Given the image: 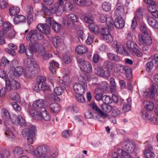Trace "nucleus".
Masks as SVG:
<instances>
[{"mask_svg":"<svg viewBox=\"0 0 158 158\" xmlns=\"http://www.w3.org/2000/svg\"><path fill=\"white\" fill-rule=\"evenodd\" d=\"M23 69L21 66H18L15 68L14 73L18 76H21L23 74Z\"/></svg>","mask_w":158,"mask_h":158,"instance_id":"40","label":"nucleus"},{"mask_svg":"<svg viewBox=\"0 0 158 158\" xmlns=\"http://www.w3.org/2000/svg\"><path fill=\"white\" fill-rule=\"evenodd\" d=\"M103 69L101 67H97L95 68L94 71L96 74L102 77Z\"/></svg>","mask_w":158,"mask_h":158,"instance_id":"58","label":"nucleus"},{"mask_svg":"<svg viewBox=\"0 0 158 158\" xmlns=\"http://www.w3.org/2000/svg\"><path fill=\"white\" fill-rule=\"evenodd\" d=\"M103 103L108 104L112 102V98L110 96L107 95L103 96Z\"/></svg>","mask_w":158,"mask_h":158,"instance_id":"52","label":"nucleus"},{"mask_svg":"<svg viewBox=\"0 0 158 158\" xmlns=\"http://www.w3.org/2000/svg\"><path fill=\"white\" fill-rule=\"evenodd\" d=\"M121 151V158H133L130 155L128 154L127 152L123 151L122 149H120L119 151Z\"/></svg>","mask_w":158,"mask_h":158,"instance_id":"55","label":"nucleus"},{"mask_svg":"<svg viewBox=\"0 0 158 158\" xmlns=\"http://www.w3.org/2000/svg\"><path fill=\"white\" fill-rule=\"evenodd\" d=\"M26 11L27 13V19L28 23H30L33 20V8L31 6L28 7L26 9Z\"/></svg>","mask_w":158,"mask_h":158,"instance_id":"16","label":"nucleus"},{"mask_svg":"<svg viewBox=\"0 0 158 158\" xmlns=\"http://www.w3.org/2000/svg\"><path fill=\"white\" fill-rule=\"evenodd\" d=\"M46 23L48 24L50 27L52 25H53V23H55L56 22L53 19V18L51 17H48L46 19Z\"/></svg>","mask_w":158,"mask_h":158,"instance_id":"57","label":"nucleus"},{"mask_svg":"<svg viewBox=\"0 0 158 158\" xmlns=\"http://www.w3.org/2000/svg\"><path fill=\"white\" fill-rule=\"evenodd\" d=\"M5 134L10 140H13L15 138V136L13 132L9 128H6L5 132Z\"/></svg>","mask_w":158,"mask_h":158,"instance_id":"34","label":"nucleus"},{"mask_svg":"<svg viewBox=\"0 0 158 158\" xmlns=\"http://www.w3.org/2000/svg\"><path fill=\"white\" fill-rule=\"evenodd\" d=\"M39 147L43 155L47 153L49 151V148L47 145H42L39 146Z\"/></svg>","mask_w":158,"mask_h":158,"instance_id":"41","label":"nucleus"},{"mask_svg":"<svg viewBox=\"0 0 158 158\" xmlns=\"http://www.w3.org/2000/svg\"><path fill=\"white\" fill-rule=\"evenodd\" d=\"M142 118L144 120L147 121L149 120V119L151 117L150 112L149 111H148L146 110H142Z\"/></svg>","mask_w":158,"mask_h":158,"instance_id":"35","label":"nucleus"},{"mask_svg":"<svg viewBox=\"0 0 158 158\" xmlns=\"http://www.w3.org/2000/svg\"><path fill=\"white\" fill-rule=\"evenodd\" d=\"M51 11L55 13L58 12L62 13L64 11L63 6L59 5L58 2H55L53 6L50 7Z\"/></svg>","mask_w":158,"mask_h":158,"instance_id":"10","label":"nucleus"},{"mask_svg":"<svg viewBox=\"0 0 158 158\" xmlns=\"http://www.w3.org/2000/svg\"><path fill=\"white\" fill-rule=\"evenodd\" d=\"M82 68L85 72L86 73H90L92 71V66L89 62H87L85 63L82 67Z\"/></svg>","mask_w":158,"mask_h":158,"instance_id":"28","label":"nucleus"},{"mask_svg":"<svg viewBox=\"0 0 158 158\" xmlns=\"http://www.w3.org/2000/svg\"><path fill=\"white\" fill-rule=\"evenodd\" d=\"M88 51V48L84 45H78L76 47L75 49L76 52L77 54H84L87 52Z\"/></svg>","mask_w":158,"mask_h":158,"instance_id":"15","label":"nucleus"},{"mask_svg":"<svg viewBox=\"0 0 158 158\" xmlns=\"http://www.w3.org/2000/svg\"><path fill=\"white\" fill-rule=\"evenodd\" d=\"M131 99L129 98L127 100L126 102L124 104L123 106V110L125 112H127L131 110Z\"/></svg>","mask_w":158,"mask_h":158,"instance_id":"18","label":"nucleus"},{"mask_svg":"<svg viewBox=\"0 0 158 158\" xmlns=\"http://www.w3.org/2000/svg\"><path fill=\"white\" fill-rule=\"evenodd\" d=\"M58 67L59 64L54 61H52L49 63V69L52 73L55 74L56 73V69Z\"/></svg>","mask_w":158,"mask_h":158,"instance_id":"20","label":"nucleus"},{"mask_svg":"<svg viewBox=\"0 0 158 158\" xmlns=\"http://www.w3.org/2000/svg\"><path fill=\"white\" fill-rule=\"evenodd\" d=\"M154 66L157 67V65L155 63L153 60L151 61L148 62L146 64V69L147 71L150 72Z\"/></svg>","mask_w":158,"mask_h":158,"instance_id":"43","label":"nucleus"},{"mask_svg":"<svg viewBox=\"0 0 158 158\" xmlns=\"http://www.w3.org/2000/svg\"><path fill=\"white\" fill-rule=\"evenodd\" d=\"M103 39L107 43H111L113 40V37L110 34L102 36Z\"/></svg>","mask_w":158,"mask_h":158,"instance_id":"47","label":"nucleus"},{"mask_svg":"<svg viewBox=\"0 0 158 158\" xmlns=\"http://www.w3.org/2000/svg\"><path fill=\"white\" fill-rule=\"evenodd\" d=\"M144 156L146 158H154V153L149 149L146 150L144 152Z\"/></svg>","mask_w":158,"mask_h":158,"instance_id":"36","label":"nucleus"},{"mask_svg":"<svg viewBox=\"0 0 158 158\" xmlns=\"http://www.w3.org/2000/svg\"><path fill=\"white\" fill-rule=\"evenodd\" d=\"M30 40L29 47V48L32 50L33 52H35L37 50V46H38V44L36 41H33L31 40Z\"/></svg>","mask_w":158,"mask_h":158,"instance_id":"32","label":"nucleus"},{"mask_svg":"<svg viewBox=\"0 0 158 158\" xmlns=\"http://www.w3.org/2000/svg\"><path fill=\"white\" fill-rule=\"evenodd\" d=\"M40 111L41 112V115L42 119H44L46 121L49 120L51 118V117L49 114L48 112L44 107H42L40 110Z\"/></svg>","mask_w":158,"mask_h":158,"instance_id":"17","label":"nucleus"},{"mask_svg":"<svg viewBox=\"0 0 158 158\" xmlns=\"http://www.w3.org/2000/svg\"><path fill=\"white\" fill-rule=\"evenodd\" d=\"M138 40L140 45L145 44L147 45H150L152 43V39L149 34L144 35L139 34Z\"/></svg>","mask_w":158,"mask_h":158,"instance_id":"6","label":"nucleus"},{"mask_svg":"<svg viewBox=\"0 0 158 158\" xmlns=\"http://www.w3.org/2000/svg\"><path fill=\"white\" fill-rule=\"evenodd\" d=\"M13 153L15 156H19L23 153V150L21 147L17 146L13 150Z\"/></svg>","mask_w":158,"mask_h":158,"instance_id":"31","label":"nucleus"},{"mask_svg":"<svg viewBox=\"0 0 158 158\" xmlns=\"http://www.w3.org/2000/svg\"><path fill=\"white\" fill-rule=\"evenodd\" d=\"M102 7L103 10L106 12L108 11L111 9V4L109 2L105 1L103 3Z\"/></svg>","mask_w":158,"mask_h":158,"instance_id":"38","label":"nucleus"},{"mask_svg":"<svg viewBox=\"0 0 158 158\" xmlns=\"http://www.w3.org/2000/svg\"><path fill=\"white\" fill-rule=\"evenodd\" d=\"M36 131V127L34 126H31L29 129L27 140L28 143H32L35 139V133Z\"/></svg>","mask_w":158,"mask_h":158,"instance_id":"8","label":"nucleus"},{"mask_svg":"<svg viewBox=\"0 0 158 158\" xmlns=\"http://www.w3.org/2000/svg\"><path fill=\"white\" fill-rule=\"evenodd\" d=\"M89 28L90 30L95 34L98 33L99 32V28L98 26L94 25V23L88 25Z\"/></svg>","mask_w":158,"mask_h":158,"instance_id":"33","label":"nucleus"},{"mask_svg":"<svg viewBox=\"0 0 158 158\" xmlns=\"http://www.w3.org/2000/svg\"><path fill=\"white\" fill-rule=\"evenodd\" d=\"M35 68H27L24 74L28 78H30L33 75H35L38 73V69L35 70Z\"/></svg>","mask_w":158,"mask_h":158,"instance_id":"11","label":"nucleus"},{"mask_svg":"<svg viewBox=\"0 0 158 158\" xmlns=\"http://www.w3.org/2000/svg\"><path fill=\"white\" fill-rule=\"evenodd\" d=\"M24 65L27 68H35V70L38 69L39 67L36 61L33 58L25 59L24 61Z\"/></svg>","mask_w":158,"mask_h":158,"instance_id":"7","label":"nucleus"},{"mask_svg":"<svg viewBox=\"0 0 158 158\" xmlns=\"http://www.w3.org/2000/svg\"><path fill=\"white\" fill-rule=\"evenodd\" d=\"M53 29L56 32H58L60 31L61 28L60 25L56 22L53 23L52 26Z\"/></svg>","mask_w":158,"mask_h":158,"instance_id":"56","label":"nucleus"},{"mask_svg":"<svg viewBox=\"0 0 158 158\" xmlns=\"http://www.w3.org/2000/svg\"><path fill=\"white\" fill-rule=\"evenodd\" d=\"M148 10L151 13L155 11L158 9V4L156 2L155 4L149 5L147 7Z\"/></svg>","mask_w":158,"mask_h":158,"instance_id":"44","label":"nucleus"},{"mask_svg":"<svg viewBox=\"0 0 158 158\" xmlns=\"http://www.w3.org/2000/svg\"><path fill=\"white\" fill-rule=\"evenodd\" d=\"M55 93L57 95H61L63 92V89L60 87H56L54 89Z\"/></svg>","mask_w":158,"mask_h":158,"instance_id":"60","label":"nucleus"},{"mask_svg":"<svg viewBox=\"0 0 158 158\" xmlns=\"http://www.w3.org/2000/svg\"><path fill=\"white\" fill-rule=\"evenodd\" d=\"M36 28L39 31L46 35H48L50 33V27L47 24H38Z\"/></svg>","mask_w":158,"mask_h":158,"instance_id":"9","label":"nucleus"},{"mask_svg":"<svg viewBox=\"0 0 158 158\" xmlns=\"http://www.w3.org/2000/svg\"><path fill=\"white\" fill-rule=\"evenodd\" d=\"M6 83L7 91H10L12 89H18L20 86L19 83L15 80H10L6 79Z\"/></svg>","mask_w":158,"mask_h":158,"instance_id":"5","label":"nucleus"},{"mask_svg":"<svg viewBox=\"0 0 158 158\" xmlns=\"http://www.w3.org/2000/svg\"><path fill=\"white\" fill-rule=\"evenodd\" d=\"M16 119L17 123L21 127H25L26 125V122L21 115H18Z\"/></svg>","mask_w":158,"mask_h":158,"instance_id":"30","label":"nucleus"},{"mask_svg":"<svg viewBox=\"0 0 158 158\" xmlns=\"http://www.w3.org/2000/svg\"><path fill=\"white\" fill-rule=\"evenodd\" d=\"M44 104V100L43 99H40L34 102L32 104V106L35 108H40L39 110L40 111L41 108L44 107L43 106Z\"/></svg>","mask_w":158,"mask_h":158,"instance_id":"21","label":"nucleus"},{"mask_svg":"<svg viewBox=\"0 0 158 158\" xmlns=\"http://www.w3.org/2000/svg\"><path fill=\"white\" fill-rule=\"evenodd\" d=\"M62 40L60 37L56 36L53 40V43L56 47H57L61 45Z\"/></svg>","mask_w":158,"mask_h":158,"instance_id":"42","label":"nucleus"},{"mask_svg":"<svg viewBox=\"0 0 158 158\" xmlns=\"http://www.w3.org/2000/svg\"><path fill=\"white\" fill-rule=\"evenodd\" d=\"M65 18L71 19L73 21L77 22L78 20V18L76 15L74 13H71L69 15Z\"/></svg>","mask_w":158,"mask_h":158,"instance_id":"54","label":"nucleus"},{"mask_svg":"<svg viewBox=\"0 0 158 158\" xmlns=\"http://www.w3.org/2000/svg\"><path fill=\"white\" fill-rule=\"evenodd\" d=\"M104 20L106 21L107 26L110 29L112 30L114 27V21L112 17L109 16L107 18H105Z\"/></svg>","mask_w":158,"mask_h":158,"instance_id":"27","label":"nucleus"},{"mask_svg":"<svg viewBox=\"0 0 158 158\" xmlns=\"http://www.w3.org/2000/svg\"><path fill=\"white\" fill-rule=\"evenodd\" d=\"M151 93L152 94H153V96L154 95L155 93L158 95V85H152L151 87Z\"/></svg>","mask_w":158,"mask_h":158,"instance_id":"61","label":"nucleus"},{"mask_svg":"<svg viewBox=\"0 0 158 158\" xmlns=\"http://www.w3.org/2000/svg\"><path fill=\"white\" fill-rule=\"evenodd\" d=\"M147 20L148 24L151 27L158 29V22L155 19L152 17H148Z\"/></svg>","mask_w":158,"mask_h":158,"instance_id":"14","label":"nucleus"},{"mask_svg":"<svg viewBox=\"0 0 158 158\" xmlns=\"http://www.w3.org/2000/svg\"><path fill=\"white\" fill-rule=\"evenodd\" d=\"M145 108L149 111L152 110L154 107V104L152 102H148L145 106Z\"/></svg>","mask_w":158,"mask_h":158,"instance_id":"64","label":"nucleus"},{"mask_svg":"<svg viewBox=\"0 0 158 158\" xmlns=\"http://www.w3.org/2000/svg\"><path fill=\"white\" fill-rule=\"evenodd\" d=\"M110 89L112 91H115L116 89V84L115 80L113 77H111L110 79Z\"/></svg>","mask_w":158,"mask_h":158,"instance_id":"48","label":"nucleus"},{"mask_svg":"<svg viewBox=\"0 0 158 158\" xmlns=\"http://www.w3.org/2000/svg\"><path fill=\"white\" fill-rule=\"evenodd\" d=\"M1 62L4 68L7 67L9 66V61L5 56H3L2 58Z\"/></svg>","mask_w":158,"mask_h":158,"instance_id":"49","label":"nucleus"},{"mask_svg":"<svg viewBox=\"0 0 158 158\" xmlns=\"http://www.w3.org/2000/svg\"><path fill=\"white\" fill-rule=\"evenodd\" d=\"M123 148L129 153H132L134 151L136 146L134 142L129 140H126L121 144Z\"/></svg>","mask_w":158,"mask_h":158,"instance_id":"4","label":"nucleus"},{"mask_svg":"<svg viewBox=\"0 0 158 158\" xmlns=\"http://www.w3.org/2000/svg\"><path fill=\"white\" fill-rule=\"evenodd\" d=\"M137 45L135 43L131 40L127 41L124 45L125 47L127 48L128 50L131 51H132L135 47H137Z\"/></svg>","mask_w":158,"mask_h":158,"instance_id":"22","label":"nucleus"},{"mask_svg":"<svg viewBox=\"0 0 158 158\" xmlns=\"http://www.w3.org/2000/svg\"><path fill=\"white\" fill-rule=\"evenodd\" d=\"M63 20L64 24L65 25L66 23L67 26L69 28H72L73 26V23L72 21L67 20V18L65 17L64 18Z\"/></svg>","mask_w":158,"mask_h":158,"instance_id":"50","label":"nucleus"},{"mask_svg":"<svg viewBox=\"0 0 158 158\" xmlns=\"http://www.w3.org/2000/svg\"><path fill=\"white\" fill-rule=\"evenodd\" d=\"M12 28L11 25L8 21H6L4 22L3 24V31L4 32L6 33L9 31Z\"/></svg>","mask_w":158,"mask_h":158,"instance_id":"37","label":"nucleus"},{"mask_svg":"<svg viewBox=\"0 0 158 158\" xmlns=\"http://www.w3.org/2000/svg\"><path fill=\"white\" fill-rule=\"evenodd\" d=\"M26 18L23 15H18L15 16L14 19V23L17 24L19 23L25 22Z\"/></svg>","mask_w":158,"mask_h":158,"instance_id":"24","label":"nucleus"},{"mask_svg":"<svg viewBox=\"0 0 158 158\" xmlns=\"http://www.w3.org/2000/svg\"><path fill=\"white\" fill-rule=\"evenodd\" d=\"M9 11L10 15L13 16L19 13L20 9L18 6H14L10 8Z\"/></svg>","mask_w":158,"mask_h":158,"instance_id":"25","label":"nucleus"},{"mask_svg":"<svg viewBox=\"0 0 158 158\" xmlns=\"http://www.w3.org/2000/svg\"><path fill=\"white\" fill-rule=\"evenodd\" d=\"M49 108L52 112L57 113L60 110V105L56 103H51L49 105Z\"/></svg>","mask_w":158,"mask_h":158,"instance_id":"23","label":"nucleus"},{"mask_svg":"<svg viewBox=\"0 0 158 158\" xmlns=\"http://www.w3.org/2000/svg\"><path fill=\"white\" fill-rule=\"evenodd\" d=\"M73 88L75 94H83L85 92L84 88L82 84L77 83L74 85Z\"/></svg>","mask_w":158,"mask_h":158,"instance_id":"12","label":"nucleus"},{"mask_svg":"<svg viewBox=\"0 0 158 158\" xmlns=\"http://www.w3.org/2000/svg\"><path fill=\"white\" fill-rule=\"evenodd\" d=\"M91 106L92 109L97 113L98 116H96V118L99 121L101 120H99V118H98V116H99L100 117L103 118H105L108 117V115L104 112H106V113H109L112 110V106L107 104L103 103L101 105V107L103 111L97 106L94 102L92 103Z\"/></svg>","mask_w":158,"mask_h":158,"instance_id":"1","label":"nucleus"},{"mask_svg":"<svg viewBox=\"0 0 158 158\" xmlns=\"http://www.w3.org/2000/svg\"><path fill=\"white\" fill-rule=\"evenodd\" d=\"M124 7L122 6H118L115 11V15L118 17H122L124 14Z\"/></svg>","mask_w":158,"mask_h":158,"instance_id":"19","label":"nucleus"},{"mask_svg":"<svg viewBox=\"0 0 158 158\" xmlns=\"http://www.w3.org/2000/svg\"><path fill=\"white\" fill-rule=\"evenodd\" d=\"M115 47L117 48V51L120 53L123 54H126L127 53V52L125 49V48L122 46H119L118 47L117 44H116L115 45Z\"/></svg>","mask_w":158,"mask_h":158,"instance_id":"51","label":"nucleus"},{"mask_svg":"<svg viewBox=\"0 0 158 158\" xmlns=\"http://www.w3.org/2000/svg\"><path fill=\"white\" fill-rule=\"evenodd\" d=\"M2 112V119L4 120L5 124H6L8 123L7 122L10 118V114L7 110L6 109L3 110Z\"/></svg>","mask_w":158,"mask_h":158,"instance_id":"29","label":"nucleus"},{"mask_svg":"<svg viewBox=\"0 0 158 158\" xmlns=\"http://www.w3.org/2000/svg\"><path fill=\"white\" fill-rule=\"evenodd\" d=\"M140 30L144 35H147L148 29L147 28V26L144 23H142L140 27Z\"/></svg>","mask_w":158,"mask_h":158,"instance_id":"46","label":"nucleus"},{"mask_svg":"<svg viewBox=\"0 0 158 158\" xmlns=\"http://www.w3.org/2000/svg\"><path fill=\"white\" fill-rule=\"evenodd\" d=\"M82 94H75V95L78 102L81 103L85 102V99Z\"/></svg>","mask_w":158,"mask_h":158,"instance_id":"45","label":"nucleus"},{"mask_svg":"<svg viewBox=\"0 0 158 158\" xmlns=\"http://www.w3.org/2000/svg\"><path fill=\"white\" fill-rule=\"evenodd\" d=\"M108 84L107 82L106 81H103L101 82L98 87V89L101 93H104L107 89Z\"/></svg>","mask_w":158,"mask_h":158,"instance_id":"26","label":"nucleus"},{"mask_svg":"<svg viewBox=\"0 0 158 158\" xmlns=\"http://www.w3.org/2000/svg\"><path fill=\"white\" fill-rule=\"evenodd\" d=\"M114 25L115 27L119 29L123 28L125 25V22L122 17H118L115 20Z\"/></svg>","mask_w":158,"mask_h":158,"instance_id":"13","label":"nucleus"},{"mask_svg":"<svg viewBox=\"0 0 158 158\" xmlns=\"http://www.w3.org/2000/svg\"><path fill=\"white\" fill-rule=\"evenodd\" d=\"M11 98L15 101L19 102H20V98L19 95L15 92L11 95Z\"/></svg>","mask_w":158,"mask_h":158,"instance_id":"59","label":"nucleus"},{"mask_svg":"<svg viewBox=\"0 0 158 158\" xmlns=\"http://www.w3.org/2000/svg\"><path fill=\"white\" fill-rule=\"evenodd\" d=\"M108 58L110 60L118 61L120 60V58L117 55L111 53L107 54Z\"/></svg>","mask_w":158,"mask_h":158,"instance_id":"39","label":"nucleus"},{"mask_svg":"<svg viewBox=\"0 0 158 158\" xmlns=\"http://www.w3.org/2000/svg\"><path fill=\"white\" fill-rule=\"evenodd\" d=\"M116 69L117 71L122 73H125L127 79L129 80L132 78V70L128 67H124L119 64H116Z\"/></svg>","mask_w":158,"mask_h":158,"instance_id":"3","label":"nucleus"},{"mask_svg":"<svg viewBox=\"0 0 158 158\" xmlns=\"http://www.w3.org/2000/svg\"><path fill=\"white\" fill-rule=\"evenodd\" d=\"M111 29L109 28H102L101 31V33L102 35V36H104V35H107L109 34L110 32Z\"/></svg>","mask_w":158,"mask_h":158,"instance_id":"63","label":"nucleus"},{"mask_svg":"<svg viewBox=\"0 0 158 158\" xmlns=\"http://www.w3.org/2000/svg\"><path fill=\"white\" fill-rule=\"evenodd\" d=\"M25 52L26 55L28 57H32L33 56V53L35 52H33L32 50L29 47L25 49Z\"/></svg>","mask_w":158,"mask_h":158,"instance_id":"62","label":"nucleus"},{"mask_svg":"<svg viewBox=\"0 0 158 158\" xmlns=\"http://www.w3.org/2000/svg\"><path fill=\"white\" fill-rule=\"evenodd\" d=\"M94 36L93 35L89 34L88 35L87 38L86 40V43L89 45H90L94 42Z\"/></svg>","mask_w":158,"mask_h":158,"instance_id":"53","label":"nucleus"},{"mask_svg":"<svg viewBox=\"0 0 158 158\" xmlns=\"http://www.w3.org/2000/svg\"><path fill=\"white\" fill-rule=\"evenodd\" d=\"M44 36L40 33L38 32L36 29L31 30L29 32L26 36V40L28 41L31 40L36 41L37 40H41L44 39Z\"/></svg>","mask_w":158,"mask_h":158,"instance_id":"2","label":"nucleus"}]
</instances>
